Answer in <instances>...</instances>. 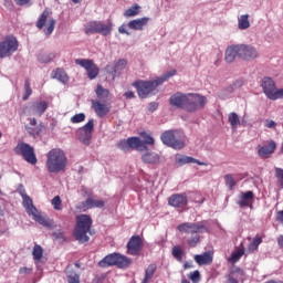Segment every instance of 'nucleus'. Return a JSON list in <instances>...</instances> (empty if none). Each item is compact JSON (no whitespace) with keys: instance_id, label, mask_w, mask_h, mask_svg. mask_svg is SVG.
Returning a JSON list of instances; mask_svg holds the SVG:
<instances>
[{"instance_id":"obj_1","label":"nucleus","mask_w":283,"mask_h":283,"mask_svg":"<svg viewBox=\"0 0 283 283\" xmlns=\"http://www.w3.org/2000/svg\"><path fill=\"white\" fill-rule=\"evenodd\" d=\"M169 104L171 107L184 109L189 114H193L196 112H200V109H205V105H207V98L203 95L197 93L185 94L177 92L170 96Z\"/></svg>"},{"instance_id":"obj_2","label":"nucleus","mask_w":283,"mask_h":283,"mask_svg":"<svg viewBox=\"0 0 283 283\" xmlns=\"http://www.w3.org/2000/svg\"><path fill=\"white\" fill-rule=\"evenodd\" d=\"M176 74L177 71L171 70L165 73L161 77H157L153 81L137 80L133 83V87H136L139 98H147L149 94L156 92L159 85H163V83L167 82V80L171 78V76H176Z\"/></svg>"},{"instance_id":"obj_3","label":"nucleus","mask_w":283,"mask_h":283,"mask_svg":"<svg viewBox=\"0 0 283 283\" xmlns=\"http://www.w3.org/2000/svg\"><path fill=\"white\" fill-rule=\"evenodd\" d=\"M180 233H187L190 237L187 239V244L191 249H196L200 244V233L207 232L205 221L200 222H184L177 227Z\"/></svg>"},{"instance_id":"obj_4","label":"nucleus","mask_w":283,"mask_h":283,"mask_svg":"<svg viewBox=\"0 0 283 283\" xmlns=\"http://www.w3.org/2000/svg\"><path fill=\"white\" fill-rule=\"evenodd\" d=\"M67 167V157L61 148H53L46 154V169L49 174H61Z\"/></svg>"},{"instance_id":"obj_5","label":"nucleus","mask_w":283,"mask_h":283,"mask_svg":"<svg viewBox=\"0 0 283 283\" xmlns=\"http://www.w3.org/2000/svg\"><path fill=\"white\" fill-rule=\"evenodd\" d=\"M92 217L90 214H78L76 216V224L74 230V238L80 242V244H85L90 242V230L92 229Z\"/></svg>"},{"instance_id":"obj_6","label":"nucleus","mask_w":283,"mask_h":283,"mask_svg":"<svg viewBox=\"0 0 283 283\" xmlns=\"http://www.w3.org/2000/svg\"><path fill=\"white\" fill-rule=\"evenodd\" d=\"M98 266H101V269H107L109 266H117V269H128V266H132V259L118 252H114L104 256L98 262Z\"/></svg>"},{"instance_id":"obj_7","label":"nucleus","mask_w":283,"mask_h":283,"mask_svg":"<svg viewBox=\"0 0 283 283\" xmlns=\"http://www.w3.org/2000/svg\"><path fill=\"white\" fill-rule=\"evenodd\" d=\"M114 30V23L108 21L106 24L103 21H90L84 25L85 34H102V36H109Z\"/></svg>"},{"instance_id":"obj_8","label":"nucleus","mask_w":283,"mask_h":283,"mask_svg":"<svg viewBox=\"0 0 283 283\" xmlns=\"http://www.w3.org/2000/svg\"><path fill=\"white\" fill-rule=\"evenodd\" d=\"M35 27L38 30H43L46 36H50L52 32H54V28H56V20L52 18V11L50 9H44L40 14L39 19L35 22Z\"/></svg>"},{"instance_id":"obj_9","label":"nucleus","mask_w":283,"mask_h":283,"mask_svg":"<svg viewBox=\"0 0 283 283\" xmlns=\"http://www.w3.org/2000/svg\"><path fill=\"white\" fill-rule=\"evenodd\" d=\"M19 50V40L17 36L9 34L0 41V59H9Z\"/></svg>"},{"instance_id":"obj_10","label":"nucleus","mask_w":283,"mask_h":283,"mask_svg":"<svg viewBox=\"0 0 283 283\" xmlns=\"http://www.w3.org/2000/svg\"><path fill=\"white\" fill-rule=\"evenodd\" d=\"M161 142L167 147H171L172 149H184L185 140L178 138V132L176 130H166L160 136Z\"/></svg>"},{"instance_id":"obj_11","label":"nucleus","mask_w":283,"mask_h":283,"mask_svg":"<svg viewBox=\"0 0 283 283\" xmlns=\"http://www.w3.org/2000/svg\"><path fill=\"white\" fill-rule=\"evenodd\" d=\"M14 151L17 156L23 157L29 165H36L38 159L36 154H34V147L25 143H20L15 146Z\"/></svg>"},{"instance_id":"obj_12","label":"nucleus","mask_w":283,"mask_h":283,"mask_svg":"<svg viewBox=\"0 0 283 283\" xmlns=\"http://www.w3.org/2000/svg\"><path fill=\"white\" fill-rule=\"evenodd\" d=\"M75 64L80 65V67H83L86 71V74L91 81H94V78H96L101 72V69H98V65L94 63V60L76 59Z\"/></svg>"},{"instance_id":"obj_13","label":"nucleus","mask_w":283,"mask_h":283,"mask_svg":"<svg viewBox=\"0 0 283 283\" xmlns=\"http://www.w3.org/2000/svg\"><path fill=\"white\" fill-rule=\"evenodd\" d=\"M85 193L88 198L85 201L80 202L76 206V209H80V211H87L90 209H103V207H105L103 200L92 198V191H85Z\"/></svg>"},{"instance_id":"obj_14","label":"nucleus","mask_w":283,"mask_h":283,"mask_svg":"<svg viewBox=\"0 0 283 283\" xmlns=\"http://www.w3.org/2000/svg\"><path fill=\"white\" fill-rule=\"evenodd\" d=\"M126 253L128 255H140V251H143V239L139 235H133L127 244H126Z\"/></svg>"},{"instance_id":"obj_15","label":"nucleus","mask_w":283,"mask_h":283,"mask_svg":"<svg viewBox=\"0 0 283 283\" xmlns=\"http://www.w3.org/2000/svg\"><path fill=\"white\" fill-rule=\"evenodd\" d=\"M239 45V59L242 61H253L258 59V50L249 44H238Z\"/></svg>"},{"instance_id":"obj_16","label":"nucleus","mask_w":283,"mask_h":283,"mask_svg":"<svg viewBox=\"0 0 283 283\" xmlns=\"http://www.w3.org/2000/svg\"><path fill=\"white\" fill-rule=\"evenodd\" d=\"M275 149H277V144L275 140L271 139L265 142V145H259L256 147V153L260 158H269L275 154Z\"/></svg>"},{"instance_id":"obj_17","label":"nucleus","mask_w":283,"mask_h":283,"mask_svg":"<svg viewBox=\"0 0 283 283\" xmlns=\"http://www.w3.org/2000/svg\"><path fill=\"white\" fill-rule=\"evenodd\" d=\"M92 132H94V119H90L78 130V138L84 145H90V140H92Z\"/></svg>"},{"instance_id":"obj_18","label":"nucleus","mask_w":283,"mask_h":283,"mask_svg":"<svg viewBox=\"0 0 283 283\" xmlns=\"http://www.w3.org/2000/svg\"><path fill=\"white\" fill-rule=\"evenodd\" d=\"M261 87L266 98L273 101V96H275V92H277V87L275 86V81L271 77H263L261 82Z\"/></svg>"},{"instance_id":"obj_19","label":"nucleus","mask_w":283,"mask_h":283,"mask_svg":"<svg viewBox=\"0 0 283 283\" xmlns=\"http://www.w3.org/2000/svg\"><path fill=\"white\" fill-rule=\"evenodd\" d=\"M168 205L175 209H185L189 205V199L186 193H174L169 197Z\"/></svg>"},{"instance_id":"obj_20","label":"nucleus","mask_w":283,"mask_h":283,"mask_svg":"<svg viewBox=\"0 0 283 283\" xmlns=\"http://www.w3.org/2000/svg\"><path fill=\"white\" fill-rule=\"evenodd\" d=\"M253 202H255V195L253 191L249 190L245 192H241L240 200L237 202L241 209L249 207V209H253Z\"/></svg>"},{"instance_id":"obj_21","label":"nucleus","mask_w":283,"mask_h":283,"mask_svg":"<svg viewBox=\"0 0 283 283\" xmlns=\"http://www.w3.org/2000/svg\"><path fill=\"white\" fill-rule=\"evenodd\" d=\"M238 277H244V270H242V268L232 266L226 275L224 283H239Z\"/></svg>"},{"instance_id":"obj_22","label":"nucleus","mask_w":283,"mask_h":283,"mask_svg":"<svg viewBox=\"0 0 283 283\" xmlns=\"http://www.w3.org/2000/svg\"><path fill=\"white\" fill-rule=\"evenodd\" d=\"M148 24L149 18L144 17L129 21L127 28H129V30H145Z\"/></svg>"},{"instance_id":"obj_23","label":"nucleus","mask_w":283,"mask_h":283,"mask_svg":"<svg viewBox=\"0 0 283 283\" xmlns=\"http://www.w3.org/2000/svg\"><path fill=\"white\" fill-rule=\"evenodd\" d=\"M92 107L94 112L99 116V118H104V116H107L109 114V107L99 101H92Z\"/></svg>"},{"instance_id":"obj_24","label":"nucleus","mask_w":283,"mask_h":283,"mask_svg":"<svg viewBox=\"0 0 283 283\" xmlns=\"http://www.w3.org/2000/svg\"><path fill=\"white\" fill-rule=\"evenodd\" d=\"M176 161L178 163V165H189L190 163H192L195 165H199L200 167H207V163L200 161L189 156L177 155Z\"/></svg>"},{"instance_id":"obj_25","label":"nucleus","mask_w":283,"mask_h":283,"mask_svg":"<svg viewBox=\"0 0 283 283\" xmlns=\"http://www.w3.org/2000/svg\"><path fill=\"white\" fill-rule=\"evenodd\" d=\"M240 56V49L239 45H230L226 50L224 59L228 63H233L235 61V57Z\"/></svg>"},{"instance_id":"obj_26","label":"nucleus","mask_w":283,"mask_h":283,"mask_svg":"<svg viewBox=\"0 0 283 283\" xmlns=\"http://www.w3.org/2000/svg\"><path fill=\"white\" fill-rule=\"evenodd\" d=\"M51 78H56L60 83L66 85L70 82V75L65 72L64 69L57 67L52 71Z\"/></svg>"},{"instance_id":"obj_27","label":"nucleus","mask_w":283,"mask_h":283,"mask_svg":"<svg viewBox=\"0 0 283 283\" xmlns=\"http://www.w3.org/2000/svg\"><path fill=\"white\" fill-rule=\"evenodd\" d=\"M31 216L33 217V220L35 222H39L42 227H46L48 229H52L54 227V221L46 219L41 213H39V210H35V212H32Z\"/></svg>"},{"instance_id":"obj_28","label":"nucleus","mask_w":283,"mask_h":283,"mask_svg":"<svg viewBox=\"0 0 283 283\" xmlns=\"http://www.w3.org/2000/svg\"><path fill=\"white\" fill-rule=\"evenodd\" d=\"M22 196V205L27 211V213L32 214L36 212V207H34V203L32 201V198H30V196H28L27 193H21Z\"/></svg>"},{"instance_id":"obj_29","label":"nucleus","mask_w":283,"mask_h":283,"mask_svg":"<svg viewBox=\"0 0 283 283\" xmlns=\"http://www.w3.org/2000/svg\"><path fill=\"white\" fill-rule=\"evenodd\" d=\"M48 102L45 101H40V102H33L31 109L34 114L38 116H43L48 109Z\"/></svg>"},{"instance_id":"obj_30","label":"nucleus","mask_w":283,"mask_h":283,"mask_svg":"<svg viewBox=\"0 0 283 283\" xmlns=\"http://www.w3.org/2000/svg\"><path fill=\"white\" fill-rule=\"evenodd\" d=\"M195 262H197L199 266L211 264L213 262V256L209 252H205L203 254H196Z\"/></svg>"},{"instance_id":"obj_31","label":"nucleus","mask_w":283,"mask_h":283,"mask_svg":"<svg viewBox=\"0 0 283 283\" xmlns=\"http://www.w3.org/2000/svg\"><path fill=\"white\" fill-rule=\"evenodd\" d=\"M143 163L146 165H158L160 163V155L156 153H146L142 156Z\"/></svg>"},{"instance_id":"obj_32","label":"nucleus","mask_w":283,"mask_h":283,"mask_svg":"<svg viewBox=\"0 0 283 283\" xmlns=\"http://www.w3.org/2000/svg\"><path fill=\"white\" fill-rule=\"evenodd\" d=\"M95 94H96L98 101H103V103H105L107 101V98H109V90L103 87V85H101V84H97Z\"/></svg>"},{"instance_id":"obj_33","label":"nucleus","mask_w":283,"mask_h":283,"mask_svg":"<svg viewBox=\"0 0 283 283\" xmlns=\"http://www.w3.org/2000/svg\"><path fill=\"white\" fill-rule=\"evenodd\" d=\"M157 269H158V266H156V264H154V263L149 264L145 270V275H144L142 283H149V280H151V277H154V274L156 273Z\"/></svg>"},{"instance_id":"obj_34","label":"nucleus","mask_w":283,"mask_h":283,"mask_svg":"<svg viewBox=\"0 0 283 283\" xmlns=\"http://www.w3.org/2000/svg\"><path fill=\"white\" fill-rule=\"evenodd\" d=\"M242 255H244V248H238L232 252L228 262H230V264H235L237 262H240Z\"/></svg>"},{"instance_id":"obj_35","label":"nucleus","mask_w":283,"mask_h":283,"mask_svg":"<svg viewBox=\"0 0 283 283\" xmlns=\"http://www.w3.org/2000/svg\"><path fill=\"white\" fill-rule=\"evenodd\" d=\"M239 30H249L251 22L249 21V14H242L238 20Z\"/></svg>"},{"instance_id":"obj_36","label":"nucleus","mask_w":283,"mask_h":283,"mask_svg":"<svg viewBox=\"0 0 283 283\" xmlns=\"http://www.w3.org/2000/svg\"><path fill=\"white\" fill-rule=\"evenodd\" d=\"M38 59L40 63H52L56 59V53H40Z\"/></svg>"},{"instance_id":"obj_37","label":"nucleus","mask_w":283,"mask_h":283,"mask_svg":"<svg viewBox=\"0 0 283 283\" xmlns=\"http://www.w3.org/2000/svg\"><path fill=\"white\" fill-rule=\"evenodd\" d=\"M228 123H230L232 129H238V125H240V116H238V113H230L228 115Z\"/></svg>"},{"instance_id":"obj_38","label":"nucleus","mask_w":283,"mask_h":283,"mask_svg":"<svg viewBox=\"0 0 283 283\" xmlns=\"http://www.w3.org/2000/svg\"><path fill=\"white\" fill-rule=\"evenodd\" d=\"M32 255L34 262H41V260L43 259V248L39 244H35L33 247Z\"/></svg>"},{"instance_id":"obj_39","label":"nucleus","mask_w":283,"mask_h":283,"mask_svg":"<svg viewBox=\"0 0 283 283\" xmlns=\"http://www.w3.org/2000/svg\"><path fill=\"white\" fill-rule=\"evenodd\" d=\"M127 67V60L120 59L114 65V74L123 72Z\"/></svg>"},{"instance_id":"obj_40","label":"nucleus","mask_w":283,"mask_h":283,"mask_svg":"<svg viewBox=\"0 0 283 283\" xmlns=\"http://www.w3.org/2000/svg\"><path fill=\"white\" fill-rule=\"evenodd\" d=\"M172 255L178 262H182V256L185 255V251L180 245H175L172 248Z\"/></svg>"},{"instance_id":"obj_41","label":"nucleus","mask_w":283,"mask_h":283,"mask_svg":"<svg viewBox=\"0 0 283 283\" xmlns=\"http://www.w3.org/2000/svg\"><path fill=\"white\" fill-rule=\"evenodd\" d=\"M30 96H32V87H30V80L27 78L24 82V93H23L22 101H28Z\"/></svg>"},{"instance_id":"obj_42","label":"nucleus","mask_w":283,"mask_h":283,"mask_svg":"<svg viewBox=\"0 0 283 283\" xmlns=\"http://www.w3.org/2000/svg\"><path fill=\"white\" fill-rule=\"evenodd\" d=\"M51 205L53 206V209L55 211H61V209H63V200H61L60 196H55L52 200H51Z\"/></svg>"},{"instance_id":"obj_43","label":"nucleus","mask_w":283,"mask_h":283,"mask_svg":"<svg viewBox=\"0 0 283 283\" xmlns=\"http://www.w3.org/2000/svg\"><path fill=\"white\" fill-rule=\"evenodd\" d=\"M138 10H140V6L135 4L124 12V17L126 18L136 17L138 14Z\"/></svg>"},{"instance_id":"obj_44","label":"nucleus","mask_w":283,"mask_h":283,"mask_svg":"<svg viewBox=\"0 0 283 283\" xmlns=\"http://www.w3.org/2000/svg\"><path fill=\"white\" fill-rule=\"evenodd\" d=\"M29 125H31L33 132L31 134H36L39 136V134H41V129H43L42 125H36V118H30V123Z\"/></svg>"},{"instance_id":"obj_45","label":"nucleus","mask_w":283,"mask_h":283,"mask_svg":"<svg viewBox=\"0 0 283 283\" xmlns=\"http://www.w3.org/2000/svg\"><path fill=\"white\" fill-rule=\"evenodd\" d=\"M67 283H81V275L76 272H70L66 276Z\"/></svg>"},{"instance_id":"obj_46","label":"nucleus","mask_w":283,"mask_h":283,"mask_svg":"<svg viewBox=\"0 0 283 283\" xmlns=\"http://www.w3.org/2000/svg\"><path fill=\"white\" fill-rule=\"evenodd\" d=\"M128 142V150L129 149H137L138 145L140 144V138L138 137H129Z\"/></svg>"},{"instance_id":"obj_47","label":"nucleus","mask_w":283,"mask_h":283,"mask_svg":"<svg viewBox=\"0 0 283 283\" xmlns=\"http://www.w3.org/2000/svg\"><path fill=\"white\" fill-rule=\"evenodd\" d=\"M224 180H226V185H227V187H229V189H233V187H235L238 185V182H235V179H233V175H231V174L226 175Z\"/></svg>"},{"instance_id":"obj_48","label":"nucleus","mask_w":283,"mask_h":283,"mask_svg":"<svg viewBox=\"0 0 283 283\" xmlns=\"http://www.w3.org/2000/svg\"><path fill=\"white\" fill-rule=\"evenodd\" d=\"M260 244H262V238L256 237L253 239V241L250 243L249 249L251 251H258V247H260Z\"/></svg>"},{"instance_id":"obj_49","label":"nucleus","mask_w":283,"mask_h":283,"mask_svg":"<svg viewBox=\"0 0 283 283\" xmlns=\"http://www.w3.org/2000/svg\"><path fill=\"white\" fill-rule=\"evenodd\" d=\"M140 137L143 138V143L145 145H154V137H151L150 135H148L147 133H142Z\"/></svg>"},{"instance_id":"obj_50","label":"nucleus","mask_w":283,"mask_h":283,"mask_svg":"<svg viewBox=\"0 0 283 283\" xmlns=\"http://www.w3.org/2000/svg\"><path fill=\"white\" fill-rule=\"evenodd\" d=\"M117 149H120L122 151H129V144L127 139H122L117 143Z\"/></svg>"},{"instance_id":"obj_51","label":"nucleus","mask_w":283,"mask_h":283,"mask_svg":"<svg viewBox=\"0 0 283 283\" xmlns=\"http://www.w3.org/2000/svg\"><path fill=\"white\" fill-rule=\"evenodd\" d=\"M85 120V115L83 113L75 114L71 117V123L77 124L83 123Z\"/></svg>"},{"instance_id":"obj_52","label":"nucleus","mask_w":283,"mask_h":283,"mask_svg":"<svg viewBox=\"0 0 283 283\" xmlns=\"http://www.w3.org/2000/svg\"><path fill=\"white\" fill-rule=\"evenodd\" d=\"M189 280L193 283L200 282V271L196 270L192 273L189 274Z\"/></svg>"},{"instance_id":"obj_53","label":"nucleus","mask_w":283,"mask_h":283,"mask_svg":"<svg viewBox=\"0 0 283 283\" xmlns=\"http://www.w3.org/2000/svg\"><path fill=\"white\" fill-rule=\"evenodd\" d=\"M32 268H28V266H22L19 269V274L20 275H32Z\"/></svg>"},{"instance_id":"obj_54","label":"nucleus","mask_w":283,"mask_h":283,"mask_svg":"<svg viewBox=\"0 0 283 283\" xmlns=\"http://www.w3.org/2000/svg\"><path fill=\"white\" fill-rule=\"evenodd\" d=\"M264 125L265 127H268V129H275V127H277V123H275V120L272 119H265Z\"/></svg>"},{"instance_id":"obj_55","label":"nucleus","mask_w":283,"mask_h":283,"mask_svg":"<svg viewBox=\"0 0 283 283\" xmlns=\"http://www.w3.org/2000/svg\"><path fill=\"white\" fill-rule=\"evenodd\" d=\"M280 98H283V88H276L272 101H279Z\"/></svg>"},{"instance_id":"obj_56","label":"nucleus","mask_w":283,"mask_h":283,"mask_svg":"<svg viewBox=\"0 0 283 283\" xmlns=\"http://www.w3.org/2000/svg\"><path fill=\"white\" fill-rule=\"evenodd\" d=\"M275 177L283 182V169L282 168H275Z\"/></svg>"},{"instance_id":"obj_57","label":"nucleus","mask_w":283,"mask_h":283,"mask_svg":"<svg viewBox=\"0 0 283 283\" xmlns=\"http://www.w3.org/2000/svg\"><path fill=\"white\" fill-rule=\"evenodd\" d=\"M118 32H119V34H127V36H129L132 34L129 31H127V27L125 24H122L118 28Z\"/></svg>"},{"instance_id":"obj_58","label":"nucleus","mask_w":283,"mask_h":283,"mask_svg":"<svg viewBox=\"0 0 283 283\" xmlns=\"http://www.w3.org/2000/svg\"><path fill=\"white\" fill-rule=\"evenodd\" d=\"M137 149L139 151H147V144H145L143 140L139 139V145L137 146Z\"/></svg>"},{"instance_id":"obj_59","label":"nucleus","mask_w":283,"mask_h":283,"mask_svg":"<svg viewBox=\"0 0 283 283\" xmlns=\"http://www.w3.org/2000/svg\"><path fill=\"white\" fill-rule=\"evenodd\" d=\"M149 112H156L158 109V103L153 102L148 106Z\"/></svg>"},{"instance_id":"obj_60","label":"nucleus","mask_w":283,"mask_h":283,"mask_svg":"<svg viewBox=\"0 0 283 283\" xmlns=\"http://www.w3.org/2000/svg\"><path fill=\"white\" fill-rule=\"evenodd\" d=\"M17 6H28L31 0H14Z\"/></svg>"},{"instance_id":"obj_61","label":"nucleus","mask_w":283,"mask_h":283,"mask_svg":"<svg viewBox=\"0 0 283 283\" xmlns=\"http://www.w3.org/2000/svg\"><path fill=\"white\" fill-rule=\"evenodd\" d=\"M125 98H134L135 94L133 91H127L125 94H124Z\"/></svg>"},{"instance_id":"obj_62","label":"nucleus","mask_w":283,"mask_h":283,"mask_svg":"<svg viewBox=\"0 0 283 283\" xmlns=\"http://www.w3.org/2000/svg\"><path fill=\"white\" fill-rule=\"evenodd\" d=\"M277 244H279L280 249H283V234H281V235L277 238Z\"/></svg>"},{"instance_id":"obj_63","label":"nucleus","mask_w":283,"mask_h":283,"mask_svg":"<svg viewBox=\"0 0 283 283\" xmlns=\"http://www.w3.org/2000/svg\"><path fill=\"white\" fill-rule=\"evenodd\" d=\"M181 283H191V282H189V280H187L186 277H182Z\"/></svg>"},{"instance_id":"obj_64","label":"nucleus","mask_w":283,"mask_h":283,"mask_svg":"<svg viewBox=\"0 0 283 283\" xmlns=\"http://www.w3.org/2000/svg\"><path fill=\"white\" fill-rule=\"evenodd\" d=\"M73 3H81L83 0H71Z\"/></svg>"}]
</instances>
